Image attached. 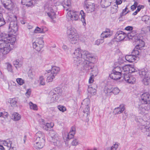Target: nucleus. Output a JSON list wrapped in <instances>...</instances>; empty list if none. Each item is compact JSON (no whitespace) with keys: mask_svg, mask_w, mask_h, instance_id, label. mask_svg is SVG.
<instances>
[{"mask_svg":"<svg viewBox=\"0 0 150 150\" xmlns=\"http://www.w3.org/2000/svg\"><path fill=\"white\" fill-rule=\"evenodd\" d=\"M120 92V90L117 88H115L113 89H112V92L115 95H117Z\"/></svg>","mask_w":150,"mask_h":150,"instance_id":"5fc2aeb1","label":"nucleus"},{"mask_svg":"<svg viewBox=\"0 0 150 150\" xmlns=\"http://www.w3.org/2000/svg\"><path fill=\"white\" fill-rule=\"evenodd\" d=\"M47 31V29L45 27L43 28H41L38 27H37L35 29L34 33H45Z\"/></svg>","mask_w":150,"mask_h":150,"instance_id":"7c9ffc66","label":"nucleus"},{"mask_svg":"<svg viewBox=\"0 0 150 150\" xmlns=\"http://www.w3.org/2000/svg\"><path fill=\"white\" fill-rule=\"evenodd\" d=\"M84 8L87 13H91L95 10V5L94 3L86 1L84 4Z\"/></svg>","mask_w":150,"mask_h":150,"instance_id":"ddd939ff","label":"nucleus"},{"mask_svg":"<svg viewBox=\"0 0 150 150\" xmlns=\"http://www.w3.org/2000/svg\"><path fill=\"white\" fill-rule=\"evenodd\" d=\"M144 6H139L137 7V9L136 10V11L138 12H139L141 10V9H142L144 8Z\"/></svg>","mask_w":150,"mask_h":150,"instance_id":"69168bd1","label":"nucleus"},{"mask_svg":"<svg viewBox=\"0 0 150 150\" xmlns=\"http://www.w3.org/2000/svg\"><path fill=\"white\" fill-rule=\"evenodd\" d=\"M31 90L30 89H28L25 93V95L27 97H28L30 95L31 93Z\"/></svg>","mask_w":150,"mask_h":150,"instance_id":"052dcab7","label":"nucleus"},{"mask_svg":"<svg viewBox=\"0 0 150 150\" xmlns=\"http://www.w3.org/2000/svg\"><path fill=\"white\" fill-rule=\"evenodd\" d=\"M35 139L38 141L40 140H45V134L42 132L40 131L37 132L35 135Z\"/></svg>","mask_w":150,"mask_h":150,"instance_id":"b1692460","label":"nucleus"},{"mask_svg":"<svg viewBox=\"0 0 150 150\" xmlns=\"http://www.w3.org/2000/svg\"><path fill=\"white\" fill-rule=\"evenodd\" d=\"M62 92V90L59 88H55L52 90L50 93L51 103H53L58 100Z\"/></svg>","mask_w":150,"mask_h":150,"instance_id":"6e6552de","label":"nucleus"},{"mask_svg":"<svg viewBox=\"0 0 150 150\" xmlns=\"http://www.w3.org/2000/svg\"><path fill=\"white\" fill-rule=\"evenodd\" d=\"M125 109L124 106L123 105H120L119 107L114 109V112L115 115L120 114Z\"/></svg>","mask_w":150,"mask_h":150,"instance_id":"bb28decb","label":"nucleus"},{"mask_svg":"<svg viewBox=\"0 0 150 150\" xmlns=\"http://www.w3.org/2000/svg\"><path fill=\"white\" fill-rule=\"evenodd\" d=\"M16 81L20 85H23L24 83V80L23 79L20 78L17 79Z\"/></svg>","mask_w":150,"mask_h":150,"instance_id":"8fccbe9b","label":"nucleus"},{"mask_svg":"<svg viewBox=\"0 0 150 150\" xmlns=\"http://www.w3.org/2000/svg\"><path fill=\"white\" fill-rule=\"evenodd\" d=\"M13 63L16 69L20 67L22 65L21 62L18 59L14 61Z\"/></svg>","mask_w":150,"mask_h":150,"instance_id":"72a5a7b5","label":"nucleus"},{"mask_svg":"<svg viewBox=\"0 0 150 150\" xmlns=\"http://www.w3.org/2000/svg\"><path fill=\"white\" fill-rule=\"evenodd\" d=\"M82 89V88L81 86H80V85H79L77 90V92L78 93L80 94V93L81 92Z\"/></svg>","mask_w":150,"mask_h":150,"instance_id":"0e129e2a","label":"nucleus"},{"mask_svg":"<svg viewBox=\"0 0 150 150\" xmlns=\"http://www.w3.org/2000/svg\"><path fill=\"white\" fill-rule=\"evenodd\" d=\"M9 103L12 107H15L17 105V100L15 98L11 99L9 100Z\"/></svg>","mask_w":150,"mask_h":150,"instance_id":"4c0bfd02","label":"nucleus"},{"mask_svg":"<svg viewBox=\"0 0 150 150\" xmlns=\"http://www.w3.org/2000/svg\"><path fill=\"white\" fill-rule=\"evenodd\" d=\"M6 64L7 65V69L8 71L9 72H12L13 71L12 65L9 63H6Z\"/></svg>","mask_w":150,"mask_h":150,"instance_id":"49530a36","label":"nucleus"},{"mask_svg":"<svg viewBox=\"0 0 150 150\" xmlns=\"http://www.w3.org/2000/svg\"><path fill=\"white\" fill-rule=\"evenodd\" d=\"M75 134V133L69 132V133L67 134L66 136H63V138L64 140L67 141L69 139H70L72 138Z\"/></svg>","mask_w":150,"mask_h":150,"instance_id":"473e14b6","label":"nucleus"},{"mask_svg":"<svg viewBox=\"0 0 150 150\" xmlns=\"http://www.w3.org/2000/svg\"><path fill=\"white\" fill-rule=\"evenodd\" d=\"M64 9L66 11L69 10L71 6V2L70 0H65L62 3Z\"/></svg>","mask_w":150,"mask_h":150,"instance_id":"a878e982","label":"nucleus"},{"mask_svg":"<svg viewBox=\"0 0 150 150\" xmlns=\"http://www.w3.org/2000/svg\"><path fill=\"white\" fill-rule=\"evenodd\" d=\"M0 49L3 54H8L11 50L10 44L6 40H0Z\"/></svg>","mask_w":150,"mask_h":150,"instance_id":"1a4fd4ad","label":"nucleus"},{"mask_svg":"<svg viewBox=\"0 0 150 150\" xmlns=\"http://www.w3.org/2000/svg\"><path fill=\"white\" fill-rule=\"evenodd\" d=\"M143 47L140 48H136V46L135 47V48L133 51L132 52V53L133 55H134L135 56H137V55H139V51L138 50H140L141 48H142Z\"/></svg>","mask_w":150,"mask_h":150,"instance_id":"79ce46f5","label":"nucleus"},{"mask_svg":"<svg viewBox=\"0 0 150 150\" xmlns=\"http://www.w3.org/2000/svg\"><path fill=\"white\" fill-rule=\"evenodd\" d=\"M67 33L69 41L72 44H76L79 40V36L76 29L72 25L68 26Z\"/></svg>","mask_w":150,"mask_h":150,"instance_id":"7ed1b4c3","label":"nucleus"},{"mask_svg":"<svg viewBox=\"0 0 150 150\" xmlns=\"http://www.w3.org/2000/svg\"><path fill=\"white\" fill-rule=\"evenodd\" d=\"M44 43L42 38H37L36 41L33 43V47L37 51H40L43 47Z\"/></svg>","mask_w":150,"mask_h":150,"instance_id":"9b49d317","label":"nucleus"},{"mask_svg":"<svg viewBox=\"0 0 150 150\" xmlns=\"http://www.w3.org/2000/svg\"><path fill=\"white\" fill-rule=\"evenodd\" d=\"M29 105L30 108L31 109H32L34 110H38L37 106L35 104L31 102H30L29 103Z\"/></svg>","mask_w":150,"mask_h":150,"instance_id":"58836bf2","label":"nucleus"},{"mask_svg":"<svg viewBox=\"0 0 150 150\" xmlns=\"http://www.w3.org/2000/svg\"><path fill=\"white\" fill-rule=\"evenodd\" d=\"M127 36L129 39L133 40L136 43V48H139L144 46V42L141 39L137 36L135 30H132L131 32L128 33Z\"/></svg>","mask_w":150,"mask_h":150,"instance_id":"39448f33","label":"nucleus"},{"mask_svg":"<svg viewBox=\"0 0 150 150\" xmlns=\"http://www.w3.org/2000/svg\"><path fill=\"white\" fill-rule=\"evenodd\" d=\"M79 15L81 16V20L83 23V25H85L86 24V20L85 19L86 16V14L84 11L81 10L79 13Z\"/></svg>","mask_w":150,"mask_h":150,"instance_id":"2f4dec72","label":"nucleus"},{"mask_svg":"<svg viewBox=\"0 0 150 150\" xmlns=\"http://www.w3.org/2000/svg\"><path fill=\"white\" fill-rule=\"evenodd\" d=\"M1 2L4 7L8 10H11L14 7L11 0H1Z\"/></svg>","mask_w":150,"mask_h":150,"instance_id":"4468645a","label":"nucleus"},{"mask_svg":"<svg viewBox=\"0 0 150 150\" xmlns=\"http://www.w3.org/2000/svg\"><path fill=\"white\" fill-rule=\"evenodd\" d=\"M89 110V106L87 105L86 106V108H85L84 110L83 111V112L84 113H86L88 115V111Z\"/></svg>","mask_w":150,"mask_h":150,"instance_id":"bf43d9fd","label":"nucleus"},{"mask_svg":"<svg viewBox=\"0 0 150 150\" xmlns=\"http://www.w3.org/2000/svg\"><path fill=\"white\" fill-rule=\"evenodd\" d=\"M139 76L143 78V82L145 85L150 84V72L146 68H144L139 70Z\"/></svg>","mask_w":150,"mask_h":150,"instance_id":"423d86ee","label":"nucleus"},{"mask_svg":"<svg viewBox=\"0 0 150 150\" xmlns=\"http://www.w3.org/2000/svg\"><path fill=\"white\" fill-rule=\"evenodd\" d=\"M142 20L146 24H150V18L148 16H143L142 17Z\"/></svg>","mask_w":150,"mask_h":150,"instance_id":"c9c22d12","label":"nucleus"},{"mask_svg":"<svg viewBox=\"0 0 150 150\" xmlns=\"http://www.w3.org/2000/svg\"><path fill=\"white\" fill-rule=\"evenodd\" d=\"M118 146L119 145L118 144H115L111 147L110 150H116L118 148Z\"/></svg>","mask_w":150,"mask_h":150,"instance_id":"6e6d98bb","label":"nucleus"},{"mask_svg":"<svg viewBox=\"0 0 150 150\" xmlns=\"http://www.w3.org/2000/svg\"><path fill=\"white\" fill-rule=\"evenodd\" d=\"M6 22L3 17L0 18V27L3 25Z\"/></svg>","mask_w":150,"mask_h":150,"instance_id":"13d9d810","label":"nucleus"},{"mask_svg":"<svg viewBox=\"0 0 150 150\" xmlns=\"http://www.w3.org/2000/svg\"><path fill=\"white\" fill-rule=\"evenodd\" d=\"M60 70L59 67L55 66L52 67L51 70L47 71L48 76L47 78V81L48 82H52L55 77L59 73Z\"/></svg>","mask_w":150,"mask_h":150,"instance_id":"0eeeda50","label":"nucleus"},{"mask_svg":"<svg viewBox=\"0 0 150 150\" xmlns=\"http://www.w3.org/2000/svg\"><path fill=\"white\" fill-rule=\"evenodd\" d=\"M57 108L61 112H64L66 110V108L63 105H58Z\"/></svg>","mask_w":150,"mask_h":150,"instance_id":"603ef678","label":"nucleus"},{"mask_svg":"<svg viewBox=\"0 0 150 150\" xmlns=\"http://www.w3.org/2000/svg\"><path fill=\"white\" fill-rule=\"evenodd\" d=\"M70 132H72L76 133V128L75 127L73 126L72 127L70 130Z\"/></svg>","mask_w":150,"mask_h":150,"instance_id":"338daca9","label":"nucleus"},{"mask_svg":"<svg viewBox=\"0 0 150 150\" xmlns=\"http://www.w3.org/2000/svg\"><path fill=\"white\" fill-rule=\"evenodd\" d=\"M74 64L77 67L83 63V69L89 70L93 68V64L96 61V57L92 54L78 48L73 53Z\"/></svg>","mask_w":150,"mask_h":150,"instance_id":"f257e3e1","label":"nucleus"},{"mask_svg":"<svg viewBox=\"0 0 150 150\" xmlns=\"http://www.w3.org/2000/svg\"><path fill=\"white\" fill-rule=\"evenodd\" d=\"M1 142L4 146L9 148V150H13L14 147L11 146L12 142L10 139H8L5 140L1 141Z\"/></svg>","mask_w":150,"mask_h":150,"instance_id":"412c9836","label":"nucleus"},{"mask_svg":"<svg viewBox=\"0 0 150 150\" xmlns=\"http://www.w3.org/2000/svg\"><path fill=\"white\" fill-rule=\"evenodd\" d=\"M112 71H113V72H115V73L121 74L122 67H120L117 66L114 69H113Z\"/></svg>","mask_w":150,"mask_h":150,"instance_id":"37998d69","label":"nucleus"},{"mask_svg":"<svg viewBox=\"0 0 150 150\" xmlns=\"http://www.w3.org/2000/svg\"><path fill=\"white\" fill-rule=\"evenodd\" d=\"M141 102L143 104H150V94L148 93H143L141 96Z\"/></svg>","mask_w":150,"mask_h":150,"instance_id":"f3484780","label":"nucleus"},{"mask_svg":"<svg viewBox=\"0 0 150 150\" xmlns=\"http://www.w3.org/2000/svg\"><path fill=\"white\" fill-rule=\"evenodd\" d=\"M112 0H101V3L105 1L104 4L106 6L110 5Z\"/></svg>","mask_w":150,"mask_h":150,"instance_id":"de8ad7c7","label":"nucleus"},{"mask_svg":"<svg viewBox=\"0 0 150 150\" xmlns=\"http://www.w3.org/2000/svg\"><path fill=\"white\" fill-rule=\"evenodd\" d=\"M45 9L48 16L51 19L53 20L56 18L55 13L54 11L51 6L48 7L46 6Z\"/></svg>","mask_w":150,"mask_h":150,"instance_id":"a211bd4d","label":"nucleus"},{"mask_svg":"<svg viewBox=\"0 0 150 150\" xmlns=\"http://www.w3.org/2000/svg\"><path fill=\"white\" fill-rule=\"evenodd\" d=\"M129 67L128 66H125L122 67L121 74L123 78L125 76H127L129 75Z\"/></svg>","mask_w":150,"mask_h":150,"instance_id":"cd10ccee","label":"nucleus"},{"mask_svg":"<svg viewBox=\"0 0 150 150\" xmlns=\"http://www.w3.org/2000/svg\"><path fill=\"white\" fill-rule=\"evenodd\" d=\"M88 93H90L91 94L94 95L96 93V90L95 88H93L92 87H88Z\"/></svg>","mask_w":150,"mask_h":150,"instance_id":"c03bdc74","label":"nucleus"},{"mask_svg":"<svg viewBox=\"0 0 150 150\" xmlns=\"http://www.w3.org/2000/svg\"><path fill=\"white\" fill-rule=\"evenodd\" d=\"M97 74V71L96 70H95V72L93 73L89 78L88 81V82L89 83H92L93 82L94 76H96Z\"/></svg>","mask_w":150,"mask_h":150,"instance_id":"e433bc0d","label":"nucleus"},{"mask_svg":"<svg viewBox=\"0 0 150 150\" xmlns=\"http://www.w3.org/2000/svg\"><path fill=\"white\" fill-rule=\"evenodd\" d=\"M124 62V61L122 59H120L119 60L118 63L119 64H123Z\"/></svg>","mask_w":150,"mask_h":150,"instance_id":"774afa93","label":"nucleus"},{"mask_svg":"<svg viewBox=\"0 0 150 150\" xmlns=\"http://www.w3.org/2000/svg\"><path fill=\"white\" fill-rule=\"evenodd\" d=\"M104 42V40L103 38V39L101 38L98 39L95 41V44L98 45H100V44H101L103 43Z\"/></svg>","mask_w":150,"mask_h":150,"instance_id":"3c124183","label":"nucleus"},{"mask_svg":"<svg viewBox=\"0 0 150 150\" xmlns=\"http://www.w3.org/2000/svg\"><path fill=\"white\" fill-rule=\"evenodd\" d=\"M33 0H22L21 3L24 5L30 6L33 5Z\"/></svg>","mask_w":150,"mask_h":150,"instance_id":"f704fd0d","label":"nucleus"},{"mask_svg":"<svg viewBox=\"0 0 150 150\" xmlns=\"http://www.w3.org/2000/svg\"><path fill=\"white\" fill-rule=\"evenodd\" d=\"M9 28L10 32L8 34L2 33L1 35L2 38L6 40L7 42L13 44L16 40V35L18 31V27L16 22L11 21L10 24Z\"/></svg>","mask_w":150,"mask_h":150,"instance_id":"f03ea898","label":"nucleus"},{"mask_svg":"<svg viewBox=\"0 0 150 150\" xmlns=\"http://www.w3.org/2000/svg\"><path fill=\"white\" fill-rule=\"evenodd\" d=\"M133 27L131 26H128L125 28V30L128 31H130L133 29Z\"/></svg>","mask_w":150,"mask_h":150,"instance_id":"680f3d73","label":"nucleus"},{"mask_svg":"<svg viewBox=\"0 0 150 150\" xmlns=\"http://www.w3.org/2000/svg\"><path fill=\"white\" fill-rule=\"evenodd\" d=\"M21 115L18 112H14L11 116L12 119L14 121H19L21 120Z\"/></svg>","mask_w":150,"mask_h":150,"instance_id":"c756f323","label":"nucleus"},{"mask_svg":"<svg viewBox=\"0 0 150 150\" xmlns=\"http://www.w3.org/2000/svg\"><path fill=\"white\" fill-rule=\"evenodd\" d=\"M104 92L107 95H108L109 94L112 92V88H108L107 87H105L104 89Z\"/></svg>","mask_w":150,"mask_h":150,"instance_id":"a19ab883","label":"nucleus"},{"mask_svg":"<svg viewBox=\"0 0 150 150\" xmlns=\"http://www.w3.org/2000/svg\"><path fill=\"white\" fill-rule=\"evenodd\" d=\"M112 35L110 30L106 29L105 31H103L100 35L101 38H104L110 37Z\"/></svg>","mask_w":150,"mask_h":150,"instance_id":"c85d7f7f","label":"nucleus"},{"mask_svg":"<svg viewBox=\"0 0 150 150\" xmlns=\"http://www.w3.org/2000/svg\"><path fill=\"white\" fill-rule=\"evenodd\" d=\"M39 82L40 85L44 86L45 84V78L43 76H41L40 77Z\"/></svg>","mask_w":150,"mask_h":150,"instance_id":"ea45409f","label":"nucleus"},{"mask_svg":"<svg viewBox=\"0 0 150 150\" xmlns=\"http://www.w3.org/2000/svg\"><path fill=\"white\" fill-rule=\"evenodd\" d=\"M118 7L114 5L113 7L111 8V11L112 13L113 14L117 12Z\"/></svg>","mask_w":150,"mask_h":150,"instance_id":"09e8293b","label":"nucleus"},{"mask_svg":"<svg viewBox=\"0 0 150 150\" xmlns=\"http://www.w3.org/2000/svg\"><path fill=\"white\" fill-rule=\"evenodd\" d=\"M127 37V34L122 31H118L114 36L115 40L120 42L124 40Z\"/></svg>","mask_w":150,"mask_h":150,"instance_id":"2eb2a0df","label":"nucleus"},{"mask_svg":"<svg viewBox=\"0 0 150 150\" xmlns=\"http://www.w3.org/2000/svg\"><path fill=\"white\" fill-rule=\"evenodd\" d=\"M123 78L125 81L129 83L133 84L136 82V79L134 76H129L128 75L125 76Z\"/></svg>","mask_w":150,"mask_h":150,"instance_id":"aec40b11","label":"nucleus"},{"mask_svg":"<svg viewBox=\"0 0 150 150\" xmlns=\"http://www.w3.org/2000/svg\"><path fill=\"white\" fill-rule=\"evenodd\" d=\"M71 144L73 146H76L78 144V141L76 139H73Z\"/></svg>","mask_w":150,"mask_h":150,"instance_id":"4d7b16f0","label":"nucleus"},{"mask_svg":"<svg viewBox=\"0 0 150 150\" xmlns=\"http://www.w3.org/2000/svg\"><path fill=\"white\" fill-rule=\"evenodd\" d=\"M50 141L53 143L54 146H60L61 145L59 136L54 131H51L50 132Z\"/></svg>","mask_w":150,"mask_h":150,"instance_id":"9d476101","label":"nucleus"},{"mask_svg":"<svg viewBox=\"0 0 150 150\" xmlns=\"http://www.w3.org/2000/svg\"><path fill=\"white\" fill-rule=\"evenodd\" d=\"M126 61L129 62H132L136 60L138 58L137 56H135L132 54L126 55L125 57Z\"/></svg>","mask_w":150,"mask_h":150,"instance_id":"5701e85b","label":"nucleus"},{"mask_svg":"<svg viewBox=\"0 0 150 150\" xmlns=\"http://www.w3.org/2000/svg\"><path fill=\"white\" fill-rule=\"evenodd\" d=\"M79 13L74 10H69L67 13V17L72 21H77L80 19Z\"/></svg>","mask_w":150,"mask_h":150,"instance_id":"f8f14e48","label":"nucleus"},{"mask_svg":"<svg viewBox=\"0 0 150 150\" xmlns=\"http://www.w3.org/2000/svg\"><path fill=\"white\" fill-rule=\"evenodd\" d=\"M135 120L137 122V125L139 128L141 129H145L146 130V134L150 136V127L147 128V125H149L150 122V117H149L148 120H144L139 117H136Z\"/></svg>","mask_w":150,"mask_h":150,"instance_id":"20e7f679","label":"nucleus"},{"mask_svg":"<svg viewBox=\"0 0 150 150\" xmlns=\"http://www.w3.org/2000/svg\"><path fill=\"white\" fill-rule=\"evenodd\" d=\"M128 8L127 7H126L123 10L122 12L120 14V16L121 17H122V16H123L127 13L129 11H127Z\"/></svg>","mask_w":150,"mask_h":150,"instance_id":"864d4df0","label":"nucleus"},{"mask_svg":"<svg viewBox=\"0 0 150 150\" xmlns=\"http://www.w3.org/2000/svg\"><path fill=\"white\" fill-rule=\"evenodd\" d=\"M62 49L65 51H67L69 49V47L66 45H63L62 47Z\"/></svg>","mask_w":150,"mask_h":150,"instance_id":"e2e57ef3","label":"nucleus"},{"mask_svg":"<svg viewBox=\"0 0 150 150\" xmlns=\"http://www.w3.org/2000/svg\"><path fill=\"white\" fill-rule=\"evenodd\" d=\"M121 76H122V74H118L113 72L112 71V72L110 75V77L112 79L114 80H117L120 79Z\"/></svg>","mask_w":150,"mask_h":150,"instance_id":"393cba45","label":"nucleus"},{"mask_svg":"<svg viewBox=\"0 0 150 150\" xmlns=\"http://www.w3.org/2000/svg\"><path fill=\"white\" fill-rule=\"evenodd\" d=\"M45 140L38 141L35 139V143L34 144V146L36 149H40L42 148L45 145Z\"/></svg>","mask_w":150,"mask_h":150,"instance_id":"6ab92c4d","label":"nucleus"},{"mask_svg":"<svg viewBox=\"0 0 150 150\" xmlns=\"http://www.w3.org/2000/svg\"><path fill=\"white\" fill-rule=\"evenodd\" d=\"M42 122L41 125H42V127L43 128L46 130L48 129V128H51L52 127L54 126L53 123H47L46 124L43 119L42 120Z\"/></svg>","mask_w":150,"mask_h":150,"instance_id":"4be33fe9","label":"nucleus"},{"mask_svg":"<svg viewBox=\"0 0 150 150\" xmlns=\"http://www.w3.org/2000/svg\"><path fill=\"white\" fill-rule=\"evenodd\" d=\"M150 109L149 106L147 105L146 106L143 105H140L138 108V111L139 113L142 115H147L149 112V110Z\"/></svg>","mask_w":150,"mask_h":150,"instance_id":"dca6fc26","label":"nucleus"},{"mask_svg":"<svg viewBox=\"0 0 150 150\" xmlns=\"http://www.w3.org/2000/svg\"><path fill=\"white\" fill-rule=\"evenodd\" d=\"M129 73L135 72L137 71V69L135 68L134 65H131L129 67Z\"/></svg>","mask_w":150,"mask_h":150,"instance_id":"a18cd8bd","label":"nucleus"}]
</instances>
